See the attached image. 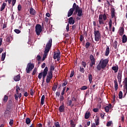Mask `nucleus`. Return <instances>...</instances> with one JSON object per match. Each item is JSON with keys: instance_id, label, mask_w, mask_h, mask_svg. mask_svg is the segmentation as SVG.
Returning a JSON list of instances; mask_svg holds the SVG:
<instances>
[{"instance_id": "f257e3e1", "label": "nucleus", "mask_w": 127, "mask_h": 127, "mask_svg": "<svg viewBox=\"0 0 127 127\" xmlns=\"http://www.w3.org/2000/svg\"><path fill=\"white\" fill-rule=\"evenodd\" d=\"M73 14H77L76 20H80L81 17L83 16V9L80 8L79 5H77L76 3H74L72 7L67 12V17H70V16L73 14Z\"/></svg>"}, {"instance_id": "f03ea898", "label": "nucleus", "mask_w": 127, "mask_h": 127, "mask_svg": "<svg viewBox=\"0 0 127 127\" xmlns=\"http://www.w3.org/2000/svg\"><path fill=\"white\" fill-rule=\"evenodd\" d=\"M51 47H52V38H50L49 40L46 45L44 54L42 58V61H44V60H45L47 55H48V52L50 51Z\"/></svg>"}, {"instance_id": "7ed1b4c3", "label": "nucleus", "mask_w": 127, "mask_h": 127, "mask_svg": "<svg viewBox=\"0 0 127 127\" xmlns=\"http://www.w3.org/2000/svg\"><path fill=\"white\" fill-rule=\"evenodd\" d=\"M108 63H109V60L108 59L103 60L101 59L100 61L98 64L97 65V69L98 71H101L102 69H105L106 67H107V65H108Z\"/></svg>"}, {"instance_id": "20e7f679", "label": "nucleus", "mask_w": 127, "mask_h": 127, "mask_svg": "<svg viewBox=\"0 0 127 127\" xmlns=\"http://www.w3.org/2000/svg\"><path fill=\"white\" fill-rule=\"evenodd\" d=\"M105 20H107V15H106V13H104L103 14H100L99 15V24H105V23L104 21Z\"/></svg>"}, {"instance_id": "39448f33", "label": "nucleus", "mask_w": 127, "mask_h": 127, "mask_svg": "<svg viewBox=\"0 0 127 127\" xmlns=\"http://www.w3.org/2000/svg\"><path fill=\"white\" fill-rule=\"evenodd\" d=\"M34 68V64L29 63L27 65V67L26 68V73L27 74H29L30 73V71H32L33 68Z\"/></svg>"}, {"instance_id": "423d86ee", "label": "nucleus", "mask_w": 127, "mask_h": 127, "mask_svg": "<svg viewBox=\"0 0 127 127\" xmlns=\"http://www.w3.org/2000/svg\"><path fill=\"white\" fill-rule=\"evenodd\" d=\"M35 32L38 35V36H39L40 35V34L42 32V27L41 25L39 24H37L35 26Z\"/></svg>"}, {"instance_id": "0eeeda50", "label": "nucleus", "mask_w": 127, "mask_h": 127, "mask_svg": "<svg viewBox=\"0 0 127 127\" xmlns=\"http://www.w3.org/2000/svg\"><path fill=\"white\" fill-rule=\"evenodd\" d=\"M94 34L95 35V41H99L100 39H101V33H100V31L96 30V29L94 30Z\"/></svg>"}, {"instance_id": "6e6552de", "label": "nucleus", "mask_w": 127, "mask_h": 127, "mask_svg": "<svg viewBox=\"0 0 127 127\" xmlns=\"http://www.w3.org/2000/svg\"><path fill=\"white\" fill-rule=\"evenodd\" d=\"M54 60H57V61H60V56H61V53L59 50H58L57 52H54Z\"/></svg>"}, {"instance_id": "1a4fd4ad", "label": "nucleus", "mask_w": 127, "mask_h": 127, "mask_svg": "<svg viewBox=\"0 0 127 127\" xmlns=\"http://www.w3.org/2000/svg\"><path fill=\"white\" fill-rule=\"evenodd\" d=\"M90 67H93L95 63L96 60L95 59V58H94V56L93 55H91L90 56Z\"/></svg>"}, {"instance_id": "9d476101", "label": "nucleus", "mask_w": 127, "mask_h": 127, "mask_svg": "<svg viewBox=\"0 0 127 127\" xmlns=\"http://www.w3.org/2000/svg\"><path fill=\"white\" fill-rule=\"evenodd\" d=\"M122 71L121 70H119V71L118 73L117 76V78L119 84H121V83H122Z\"/></svg>"}, {"instance_id": "9b49d317", "label": "nucleus", "mask_w": 127, "mask_h": 127, "mask_svg": "<svg viewBox=\"0 0 127 127\" xmlns=\"http://www.w3.org/2000/svg\"><path fill=\"white\" fill-rule=\"evenodd\" d=\"M119 31L120 35L123 36L125 33V27L124 26L123 27H120Z\"/></svg>"}, {"instance_id": "f8f14e48", "label": "nucleus", "mask_w": 127, "mask_h": 127, "mask_svg": "<svg viewBox=\"0 0 127 127\" xmlns=\"http://www.w3.org/2000/svg\"><path fill=\"white\" fill-rule=\"evenodd\" d=\"M29 13L31 15H36V11H35V9H33L32 7L30 8Z\"/></svg>"}, {"instance_id": "ddd939ff", "label": "nucleus", "mask_w": 127, "mask_h": 127, "mask_svg": "<svg viewBox=\"0 0 127 127\" xmlns=\"http://www.w3.org/2000/svg\"><path fill=\"white\" fill-rule=\"evenodd\" d=\"M111 17L112 18L116 17V9H115V8H112L111 9Z\"/></svg>"}, {"instance_id": "4468645a", "label": "nucleus", "mask_w": 127, "mask_h": 127, "mask_svg": "<svg viewBox=\"0 0 127 127\" xmlns=\"http://www.w3.org/2000/svg\"><path fill=\"white\" fill-rule=\"evenodd\" d=\"M75 23V19L73 17H70L68 18V24H74Z\"/></svg>"}, {"instance_id": "2eb2a0df", "label": "nucleus", "mask_w": 127, "mask_h": 127, "mask_svg": "<svg viewBox=\"0 0 127 127\" xmlns=\"http://www.w3.org/2000/svg\"><path fill=\"white\" fill-rule=\"evenodd\" d=\"M13 80L15 82H18L20 80V74H18L17 75H15L13 77Z\"/></svg>"}, {"instance_id": "dca6fc26", "label": "nucleus", "mask_w": 127, "mask_h": 127, "mask_svg": "<svg viewBox=\"0 0 127 127\" xmlns=\"http://www.w3.org/2000/svg\"><path fill=\"white\" fill-rule=\"evenodd\" d=\"M114 88H115V91H118V88L119 87V84H118V80H117V79H115L114 80Z\"/></svg>"}, {"instance_id": "f3484780", "label": "nucleus", "mask_w": 127, "mask_h": 127, "mask_svg": "<svg viewBox=\"0 0 127 127\" xmlns=\"http://www.w3.org/2000/svg\"><path fill=\"white\" fill-rule=\"evenodd\" d=\"M96 118L95 119V125L96 126H99L100 125V118L98 116H96Z\"/></svg>"}, {"instance_id": "a211bd4d", "label": "nucleus", "mask_w": 127, "mask_h": 127, "mask_svg": "<svg viewBox=\"0 0 127 127\" xmlns=\"http://www.w3.org/2000/svg\"><path fill=\"white\" fill-rule=\"evenodd\" d=\"M112 69L115 71V73H117L119 71V65H116L112 67Z\"/></svg>"}, {"instance_id": "6ab92c4d", "label": "nucleus", "mask_w": 127, "mask_h": 127, "mask_svg": "<svg viewBox=\"0 0 127 127\" xmlns=\"http://www.w3.org/2000/svg\"><path fill=\"white\" fill-rule=\"evenodd\" d=\"M8 100V96H7V95H5L3 98H2L3 103H4V104H5V103L7 102Z\"/></svg>"}, {"instance_id": "aec40b11", "label": "nucleus", "mask_w": 127, "mask_h": 127, "mask_svg": "<svg viewBox=\"0 0 127 127\" xmlns=\"http://www.w3.org/2000/svg\"><path fill=\"white\" fill-rule=\"evenodd\" d=\"M72 100H67V102L66 103V106L67 107H69L70 106H71V107H73L74 105L73 104L72 105Z\"/></svg>"}, {"instance_id": "412c9836", "label": "nucleus", "mask_w": 127, "mask_h": 127, "mask_svg": "<svg viewBox=\"0 0 127 127\" xmlns=\"http://www.w3.org/2000/svg\"><path fill=\"white\" fill-rule=\"evenodd\" d=\"M58 87V82H56V84H54V86L52 87V90L54 91V92H55L56 91V89H57V87Z\"/></svg>"}, {"instance_id": "4be33fe9", "label": "nucleus", "mask_w": 127, "mask_h": 127, "mask_svg": "<svg viewBox=\"0 0 127 127\" xmlns=\"http://www.w3.org/2000/svg\"><path fill=\"white\" fill-rule=\"evenodd\" d=\"M4 114V117H5L6 116H9V115H10V114H11V111H9V110L6 109Z\"/></svg>"}, {"instance_id": "5701e85b", "label": "nucleus", "mask_w": 127, "mask_h": 127, "mask_svg": "<svg viewBox=\"0 0 127 127\" xmlns=\"http://www.w3.org/2000/svg\"><path fill=\"white\" fill-rule=\"evenodd\" d=\"M5 6H6V3L3 2L2 5L1 6L0 11H2V10L5 8Z\"/></svg>"}, {"instance_id": "b1692460", "label": "nucleus", "mask_w": 127, "mask_h": 127, "mask_svg": "<svg viewBox=\"0 0 127 127\" xmlns=\"http://www.w3.org/2000/svg\"><path fill=\"white\" fill-rule=\"evenodd\" d=\"M127 41V36L126 35H124L122 38V42L123 43H126Z\"/></svg>"}, {"instance_id": "393cba45", "label": "nucleus", "mask_w": 127, "mask_h": 127, "mask_svg": "<svg viewBox=\"0 0 127 127\" xmlns=\"http://www.w3.org/2000/svg\"><path fill=\"white\" fill-rule=\"evenodd\" d=\"M110 54V48L109 47L106 48L105 51V56H109Z\"/></svg>"}, {"instance_id": "a878e982", "label": "nucleus", "mask_w": 127, "mask_h": 127, "mask_svg": "<svg viewBox=\"0 0 127 127\" xmlns=\"http://www.w3.org/2000/svg\"><path fill=\"white\" fill-rule=\"evenodd\" d=\"M53 78V76H50L47 75L46 78V83H50V81H51V79Z\"/></svg>"}, {"instance_id": "bb28decb", "label": "nucleus", "mask_w": 127, "mask_h": 127, "mask_svg": "<svg viewBox=\"0 0 127 127\" xmlns=\"http://www.w3.org/2000/svg\"><path fill=\"white\" fill-rule=\"evenodd\" d=\"M59 111L60 113H63L65 111V107L60 106L59 108Z\"/></svg>"}, {"instance_id": "cd10ccee", "label": "nucleus", "mask_w": 127, "mask_h": 127, "mask_svg": "<svg viewBox=\"0 0 127 127\" xmlns=\"http://www.w3.org/2000/svg\"><path fill=\"white\" fill-rule=\"evenodd\" d=\"M84 118L86 120H88L90 118V112H86Z\"/></svg>"}, {"instance_id": "c85d7f7f", "label": "nucleus", "mask_w": 127, "mask_h": 127, "mask_svg": "<svg viewBox=\"0 0 127 127\" xmlns=\"http://www.w3.org/2000/svg\"><path fill=\"white\" fill-rule=\"evenodd\" d=\"M6 55V53H2L1 60L2 61H4V59H5V56Z\"/></svg>"}, {"instance_id": "c756f323", "label": "nucleus", "mask_w": 127, "mask_h": 127, "mask_svg": "<svg viewBox=\"0 0 127 127\" xmlns=\"http://www.w3.org/2000/svg\"><path fill=\"white\" fill-rule=\"evenodd\" d=\"M44 100H45V96L44 95H42L41 99V105H44Z\"/></svg>"}, {"instance_id": "7c9ffc66", "label": "nucleus", "mask_w": 127, "mask_h": 127, "mask_svg": "<svg viewBox=\"0 0 127 127\" xmlns=\"http://www.w3.org/2000/svg\"><path fill=\"white\" fill-rule=\"evenodd\" d=\"M88 80L90 83H92V81H93V77L92 76V74H91V73L89 74V75H88Z\"/></svg>"}, {"instance_id": "2f4dec72", "label": "nucleus", "mask_w": 127, "mask_h": 127, "mask_svg": "<svg viewBox=\"0 0 127 127\" xmlns=\"http://www.w3.org/2000/svg\"><path fill=\"white\" fill-rule=\"evenodd\" d=\"M48 73V67L47 66H46L45 69H44L43 72H42L43 74H45L46 75H47Z\"/></svg>"}, {"instance_id": "473e14b6", "label": "nucleus", "mask_w": 127, "mask_h": 127, "mask_svg": "<svg viewBox=\"0 0 127 127\" xmlns=\"http://www.w3.org/2000/svg\"><path fill=\"white\" fill-rule=\"evenodd\" d=\"M11 36H6V41L7 42H10L11 41L10 40V39H11Z\"/></svg>"}, {"instance_id": "72a5a7b5", "label": "nucleus", "mask_w": 127, "mask_h": 127, "mask_svg": "<svg viewBox=\"0 0 127 127\" xmlns=\"http://www.w3.org/2000/svg\"><path fill=\"white\" fill-rule=\"evenodd\" d=\"M70 127H76V124H75V122H74V121H73L72 120H71L70 122Z\"/></svg>"}, {"instance_id": "f704fd0d", "label": "nucleus", "mask_w": 127, "mask_h": 127, "mask_svg": "<svg viewBox=\"0 0 127 127\" xmlns=\"http://www.w3.org/2000/svg\"><path fill=\"white\" fill-rule=\"evenodd\" d=\"M12 109V106L11 105H6V110H7L8 111H11Z\"/></svg>"}, {"instance_id": "c9c22d12", "label": "nucleus", "mask_w": 127, "mask_h": 127, "mask_svg": "<svg viewBox=\"0 0 127 127\" xmlns=\"http://www.w3.org/2000/svg\"><path fill=\"white\" fill-rule=\"evenodd\" d=\"M113 47L115 49H117L118 47V42L117 41H115L113 43Z\"/></svg>"}, {"instance_id": "e433bc0d", "label": "nucleus", "mask_w": 127, "mask_h": 127, "mask_svg": "<svg viewBox=\"0 0 127 127\" xmlns=\"http://www.w3.org/2000/svg\"><path fill=\"white\" fill-rule=\"evenodd\" d=\"M31 123V120H30V118H27L26 119V124L27 125H29Z\"/></svg>"}, {"instance_id": "4c0bfd02", "label": "nucleus", "mask_w": 127, "mask_h": 127, "mask_svg": "<svg viewBox=\"0 0 127 127\" xmlns=\"http://www.w3.org/2000/svg\"><path fill=\"white\" fill-rule=\"evenodd\" d=\"M79 71H80L81 73H82L84 74L85 73V69L83 67H81V66H79Z\"/></svg>"}, {"instance_id": "58836bf2", "label": "nucleus", "mask_w": 127, "mask_h": 127, "mask_svg": "<svg viewBox=\"0 0 127 127\" xmlns=\"http://www.w3.org/2000/svg\"><path fill=\"white\" fill-rule=\"evenodd\" d=\"M48 4L49 6H50L51 7L53 5V1L50 0V1L48 0Z\"/></svg>"}, {"instance_id": "ea45409f", "label": "nucleus", "mask_w": 127, "mask_h": 127, "mask_svg": "<svg viewBox=\"0 0 127 127\" xmlns=\"http://www.w3.org/2000/svg\"><path fill=\"white\" fill-rule=\"evenodd\" d=\"M91 45V43L87 42L85 44V48H86V49H88V48H89V47H90Z\"/></svg>"}, {"instance_id": "a19ab883", "label": "nucleus", "mask_w": 127, "mask_h": 127, "mask_svg": "<svg viewBox=\"0 0 127 127\" xmlns=\"http://www.w3.org/2000/svg\"><path fill=\"white\" fill-rule=\"evenodd\" d=\"M87 89H88V86L86 85H84L80 88V90L82 91H84V90H87Z\"/></svg>"}, {"instance_id": "79ce46f5", "label": "nucleus", "mask_w": 127, "mask_h": 127, "mask_svg": "<svg viewBox=\"0 0 127 127\" xmlns=\"http://www.w3.org/2000/svg\"><path fill=\"white\" fill-rule=\"evenodd\" d=\"M55 127H61V126H60V124H59V122H56L55 123Z\"/></svg>"}, {"instance_id": "37998d69", "label": "nucleus", "mask_w": 127, "mask_h": 127, "mask_svg": "<svg viewBox=\"0 0 127 127\" xmlns=\"http://www.w3.org/2000/svg\"><path fill=\"white\" fill-rule=\"evenodd\" d=\"M54 69H55L54 65H50V71L51 72H53V71H54Z\"/></svg>"}, {"instance_id": "c03bdc74", "label": "nucleus", "mask_w": 127, "mask_h": 127, "mask_svg": "<svg viewBox=\"0 0 127 127\" xmlns=\"http://www.w3.org/2000/svg\"><path fill=\"white\" fill-rule=\"evenodd\" d=\"M63 100H64V95L61 94L60 96V102H63Z\"/></svg>"}, {"instance_id": "a18cd8bd", "label": "nucleus", "mask_w": 127, "mask_h": 127, "mask_svg": "<svg viewBox=\"0 0 127 127\" xmlns=\"http://www.w3.org/2000/svg\"><path fill=\"white\" fill-rule=\"evenodd\" d=\"M119 99H123V92L120 91L119 94Z\"/></svg>"}, {"instance_id": "49530a36", "label": "nucleus", "mask_w": 127, "mask_h": 127, "mask_svg": "<svg viewBox=\"0 0 127 127\" xmlns=\"http://www.w3.org/2000/svg\"><path fill=\"white\" fill-rule=\"evenodd\" d=\"M105 112L106 113H109V111H110V107L109 106H106L105 108Z\"/></svg>"}, {"instance_id": "de8ad7c7", "label": "nucleus", "mask_w": 127, "mask_h": 127, "mask_svg": "<svg viewBox=\"0 0 127 127\" xmlns=\"http://www.w3.org/2000/svg\"><path fill=\"white\" fill-rule=\"evenodd\" d=\"M47 76H50L51 77H53V71H49L48 73Z\"/></svg>"}, {"instance_id": "09e8293b", "label": "nucleus", "mask_w": 127, "mask_h": 127, "mask_svg": "<svg viewBox=\"0 0 127 127\" xmlns=\"http://www.w3.org/2000/svg\"><path fill=\"white\" fill-rule=\"evenodd\" d=\"M14 32H15V33H17V34H19V33H20V32H21V31L18 29H15L14 30Z\"/></svg>"}, {"instance_id": "8fccbe9b", "label": "nucleus", "mask_w": 127, "mask_h": 127, "mask_svg": "<svg viewBox=\"0 0 127 127\" xmlns=\"http://www.w3.org/2000/svg\"><path fill=\"white\" fill-rule=\"evenodd\" d=\"M43 75V73L42 72H40L39 73L38 75V78L40 80L41 79V78H42V75Z\"/></svg>"}, {"instance_id": "3c124183", "label": "nucleus", "mask_w": 127, "mask_h": 127, "mask_svg": "<svg viewBox=\"0 0 127 127\" xmlns=\"http://www.w3.org/2000/svg\"><path fill=\"white\" fill-rule=\"evenodd\" d=\"M7 105L9 106H12V101H11V100H8V104H7Z\"/></svg>"}, {"instance_id": "603ef678", "label": "nucleus", "mask_w": 127, "mask_h": 127, "mask_svg": "<svg viewBox=\"0 0 127 127\" xmlns=\"http://www.w3.org/2000/svg\"><path fill=\"white\" fill-rule=\"evenodd\" d=\"M17 8H18V11H20V10H21L22 7L20 4H19L18 5Z\"/></svg>"}, {"instance_id": "864d4df0", "label": "nucleus", "mask_w": 127, "mask_h": 127, "mask_svg": "<svg viewBox=\"0 0 127 127\" xmlns=\"http://www.w3.org/2000/svg\"><path fill=\"white\" fill-rule=\"evenodd\" d=\"M30 94L31 96H33V95L34 94V91H33V89L31 88Z\"/></svg>"}, {"instance_id": "5fc2aeb1", "label": "nucleus", "mask_w": 127, "mask_h": 127, "mask_svg": "<svg viewBox=\"0 0 127 127\" xmlns=\"http://www.w3.org/2000/svg\"><path fill=\"white\" fill-rule=\"evenodd\" d=\"M81 65L84 68H86V62H81Z\"/></svg>"}, {"instance_id": "6e6d98bb", "label": "nucleus", "mask_w": 127, "mask_h": 127, "mask_svg": "<svg viewBox=\"0 0 127 127\" xmlns=\"http://www.w3.org/2000/svg\"><path fill=\"white\" fill-rule=\"evenodd\" d=\"M36 60L37 61H40V60H41V56L38 55L37 56Z\"/></svg>"}, {"instance_id": "4d7b16f0", "label": "nucleus", "mask_w": 127, "mask_h": 127, "mask_svg": "<svg viewBox=\"0 0 127 127\" xmlns=\"http://www.w3.org/2000/svg\"><path fill=\"white\" fill-rule=\"evenodd\" d=\"M65 90H66V87H64L63 88L62 92L61 93V95H64V94H65Z\"/></svg>"}, {"instance_id": "13d9d810", "label": "nucleus", "mask_w": 127, "mask_h": 127, "mask_svg": "<svg viewBox=\"0 0 127 127\" xmlns=\"http://www.w3.org/2000/svg\"><path fill=\"white\" fill-rule=\"evenodd\" d=\"M36 72H37V69H36V68H35L33 70V73H32V75H35V74H36Z\"/></svg>"}, {"instance_id": "bf43d9fd", "label": "nucleus", "mask_w": 127, "mask_h": 127, "mask_svg": "<svg viewBox=\"0 0 127 127\" xmlns=\"http://www.w3.org/2000/svg\"><path fill=\"white\" fill-rule=\"evenodd\" d=\"M9 124L11 127H12V126L13 125V120H11Z\"/></svg>"}, {"instance_id": "052dcab7", "label": "nucleus", "mask_w": 127, "mask_h": 127, "mask_svg": "<svg viewBox=\"0 0 127 127\" xmlns=\"http://www.w3.org/2000/svg\"><path fill=\"white\" fill-rule=\"evenodd\" d=\"M93 112H94V113H98V112H99V109H98V108H94L93 109Z\"/></svg>"}, {"instance_id": "680f3d73", "label": "nucleus", "mask_w": 127, "mask_h": 127, "mask_svg": "<svg viewBox=\"0 0 127 127\" xmlns=\"http://www.w3.org/2000/svg\"><path fill=\"white\" fill-rule=\"evenodd\" d=\"M68 84V81H67V80H65L64 83H63L62 84V86L63 87H64V86H66V85H67Z\"/></svg>"}, {"instance_id": "e2e57ef3", "label": "nucleus", "mask_w": 127, "mask_h": 127, "mask_svg": "<svg viewBox=\"0 0 127 127\" xmlns=\"http://www.w3.org/2000/svg\"><path fill=\"white\" fill-rule=\"evenodd\" d=\"M111 125H112V121H109L107 123L106 126L107 127H111Z\"/></svg>"}, {"instance_id": "0e129e2a", "label": "nucleus", "mask_w": 127, "mask_h": 127, "mask_svg": "<svg viewBox=\"0 0 127 127\" xmlns=\"http://www.w3.org/2000/svg\"><path fill=\"white\" fill-rule=\"evenodd\" d=\"M15 2H16V0H12V6H14V5L15 4Z\"/></svg>"}, {"instance_id": "69168bd1", "label": "nucleus", "mask_w": 127, "mask_h": 127, "mask_svg": "<svg viewBox=\"0 0 127 127\" xmlns=\"http://www.w3.org/2000/svg\"><path fill=\"white\" fill-rule=\"evenodd\" d=\"M73 76H74V71H71V73H70V78H72V77H73Z\"/></svg>"}, {"instance_id": "338daca9", "label": "nucleus", "mask_w": 127, "mask_h": 127, "mask_svg": "<svg viewBox=\"0 0 127 127\" xmlns=\"http://www.w3.org/2000/svg\"><path fill=\"white\" fill-rule=\"evenodd\" d=\"M83 39H84V38L83 37V35H80L79 37V40L82 42L83 41Z\"/></svg>"}, {"instance_id": "774afa93", "label": "nucleus", "mask_w": 127, "mask_h": 127, "mask_svg": "<svg viewBox=\"0 0 127 127\" xmlns=\"http://www.w3.org/2000/svg\"><path fill=\"white\" fill-rule=\"evenodd\" d=\"M66 30L67 31V32H69V23H68L66 25Z\"/></svg>"}]
</instances>
